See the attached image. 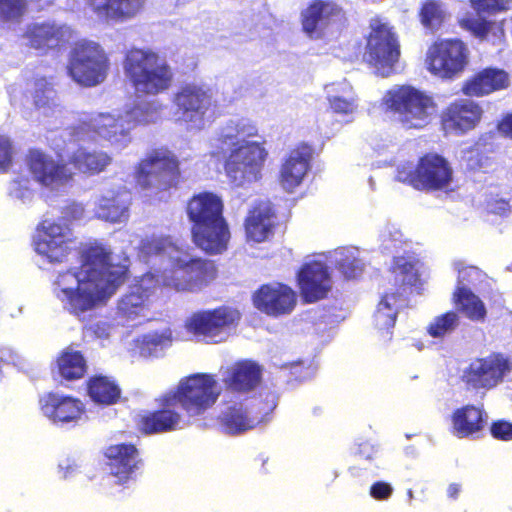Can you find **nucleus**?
Listing matches in <instances>:
<instances>
[{
  "mask_svg": "<svg viewBox=\"0 0 512 512\" xmlns=\"http://www.w3.org/2000/svg\"><path fill=\"white\" fill-rule=\"evenodd\" d=\"M139 255L153 271L143 275L119 299L116 320L121 325L148 317L150 298L158 284L179 292H193L216 277L212 261L193 255L170 236H146L139 244Z\"/></svg>",
  "mask_w": 512,
  "mask_h": 512,
  "instance_id": "1",
  "label": "nucleus"
},
{
  "mask_svg": "<svg viewBox=\"0 0 512 512\" xmlns=\"http://www.w3.org/2000/svg\"><path fill=\"white\" fill-rule=\"evenodd\" d=\"M128 260L115 263L110 250L95 243L81 254V266L59 271L52 282V294L62 308L79 320L106 305L123 283Z\"/></svg>",
  "mask_w": 512,
  "mask_h": 512,
  "instance_id": "2",
  "label": "nucleus"
},
{
  "mask_svg": "<svg viewBox=\"0 0 512 512\" xmlns=\"http://www.w3.org/2000/svg\"><path fill=\"white\" fill-rule=\"evenodd\" d=\"M258 136L257 125L248 118H232L225 122L210 141V154L225 157V173L235 187H245L261 178L268 156L265 140Z\"/></svg>",
  "mask_w": 512,
  "mask_h": 512,
  "instance_id": "3",
  "label": "nucleus"
},
{
  "mask_svg": "<svg viewBox=\"0 0 512 512\" xmlns=\"http://www.w3.org/2000/svg\"><path fill=\"white\" fill-rule=\"evenodd\" d=\"M164 109L158 99L141 100L133 106L126 105L120 111L93 114L87 121L73 128L71 136L76 142H88L100 139L119 151L126 149L132 142V131L138 125L155 123L161 118Z\"/></svg>",
  "mask_w": 512,
  "mask_h": 512,
  "instance_id": "4",
  "label": "nucleus"
},
{
  "mask_svg": "<svg viewBox=\"0 0 512 512\" xmlns=\"http://www.w3.org/2000/svg\"><path fill=\"white\" fill-rule=\"evenodd\" d=\"M124 74L139 95L157 96L172 85V67L151 49L133 48L127 51L123 61Z\"/></svg>",
  "mask_w": 512,
  "mask_h": 512,
  "instance_id": "5",
  "label": "nucleus"
},
{
  "mask_svg": "<svg viewBox=\"0 0 512 512\" xmlns=\"http://www.w3.org/2000/svg\"><path fill=\"white\" fill-rule=\"evenodd\" d=\"M85 209L80 203H73L65 208L61 219L42 221L33 238L36 253L50 263L62 262L76 246V239L66 220H79Z\"/></svg>",
  "mask_w": 512,
  "mask_h": 512,
  "instance_id": "6",
  "label": "nucleus"
},
{
  "mask_svg": "<svg viewBox=\"0 0 512 512\" xmlns=\"http://www.w3.org/2000/svg\"><path fill=\"white\" fill-rule=\"evenodd\" d=\"M382 106L406 129L427 126L437 109L432 96L410 85L393 86L384 94Z\"/></svg>",
  "mask_w": 512,
  "mask_h": 512,
  "instance_id": "7",
  "label": "nucleus"
},
{
  "mask_svg": "<svg viewBox=\"0 0 512 512\" xmlns=\"http://www.w3.org/2000/svg\"><path fill=\"white\" fill-rule=\"evenodd\" d=\"M222 387L209 373H195L182 378L174 389L168 391L167 403L179 404L190 417L203 415L217 402Z\"/></svg>",
  "mask_w": 512,
  "mask_h": 512,
  "instance_id": "8",
  "label": "nucleus"
},
{
  "mask_svg": "<svg viewBox=\"0 0 512 512\" xmlns=\"http://www.w3.org/2000/svg\"><path fill=\"white\" fill-rule=\"evenodd\" d=\"M179 177V160L166 148L147 153L135 170L137 186L146 197H155L160 192L169 190L176 185Z\"/></svg>",
  "mask_w": 512,
  "mask_h": 512,
  "instance_id": "9",
  "label": "nucleus"
},
{
  "mask_svg": "<svg viewBox=\"0 0 512 512\" xmlns=\"http://www.w3.org/2000/svg\"><path fill=\"white\" fill-rule=\"evenodd\" d=\"M109 68V57L98 42L79 40L69 52L67 73L80 86L100 85L106 80Z\"/></svg>",
  "mask_w": 512,
  "mask_h": 512,
  "instance_id": "10",
  "label": "nucleus"
},
{
  "mask_svg": "<svg viewBox=\"0 0 512 512\" xmlns=\"http://www.w3.org/2000/svg\"><path fill=\"white\" fill-rule=\"evenodd\" d=\"M174 120L187 131L199 132L209 125L215 115L212 95L202 86L188 83L173 95Z\"/></svg>",
  "mask_w": 512,
  "mask_h": 512,
  "instance_id": "11",
  "label": "nucleus"
},
{
  "mask_svg": "<svg viewBox=\"0 0 512 512\" xmlns=\"http://www.w3.org/2000/svg\"><path fill=\"white\" fill-rule=\"evenodd\" d=\"M370 33L364 53V60L381 77L395 72L401 50L399 37L394 27L380 18L370 21Z\"/></svg>",
  "mask_w": 512,
  "mask_h": 512,
  "instance_id": "12",
  "label": "nucleus"
},
{
  "mask_svg": "<svg viewBox=\"0 0 512 512\" xmlns=\"http://www.w3.org/2000/svg\"><path fill=\"white\" fill-rule=\"evenodd\" d=\"M397 180L420 191L447 189L453 179L448 161L437 154H427L414 164L406 162L397 167Z\"/></svg>",
  "mask_w": 512,
  "mask_h": 512,
  "instance_id": "13",
  "label": "nucleus"
},
{
  "mask_svg": "<svg viewBox=\"0 0 512 512\" xmlns=\"http://www.w3.org/2000/svg\"><path fill=\"white\" fill-rule=\"evenodd\" d=\"M468 48L458 39H441L426 52L427 70L442 79H451L461 73L468 63Z\"/></svg>",
  "mask_w": 512,
  "mask_h": 512,
  "instance_id": "14",
  "label": "nucleus"
},
{
  "mask_svg": "<svg viewBox=\"0 0 512 512\" xmlns=\"http://www.w3.org/2000/svg\"><path fill=\"white\" fill-rule=\"evenodd\" d=\"M239 320L237 310L221 307L193 313L185 322L187 331L207 342L219 343L226 339L228 329Z\"/></svg>",
  "mask_w": 512,
  "mask_h": 512,
  "instance_id": "15",
  "label": "nucleus"
},
{
  "mask_svg": "<svg viewBox=\"0 0 512 512\" xmlns=\"http://www.w3.org/2000/svg\"><path fill=\"white\" fill-rule=\"evenodd\" d=\"M269 400L260 408L255 401L229 402L219 416L221 425L229 434H238L255 428L266 420L269 413L276 407V397L270 394Z\"/></svg>",
  "mask_w": 512,
  "mask_h": 512,
  "instance_id": "16",
  "label": "nucleus"
},
{
  "mask_svg": "<svg viewBox=\"0 0 512 512\" xmlns=\"http://www.w3.org/2000/svg\"><path fill=\"white\" fill-rule=\"evenodd\" d=\"M512 371V358L502 353H491L476 358L463 371V381L473 389H492L503 382Z\"/></svg>",
  "mask_w": 512,
  "mask_h": 512,
  "instance_id": "17",
  "label": "nucleus"
},
{
  "mask_svg": "<svg viewBox=\"0 0 512 512\" xmlns=\"http://www.w3.org/2000/svg\"><path fill=\"white\" fill-rule=\"evenodd\" d=\"M470 5L476 12V16L467 15L459 19L462 28L470 31L475 37L482 40L488 39L489 33L494 30L493 36L498 40L504 35L501 25H496L485 19L486 16L496 15L508 10L512 0H469Z\"/></svg>",
  "mask_w": 512,
  "mask_h": 512,
  "instance_id": "18",
  "label": "nucleus"
},
{
  "mask_svg": "<svg viewBox=\"0 0 512 512\" xmlns=\"http://www.w3.org/2000/svg\"><path fill=\"white\" fill-rule=\"evenodd\" d=\"M27 165L34 180L50 190H57L72 178L67 166L41 150H30Z\"/></svg>",
  "mask_w": 512,
  "mask_h": 512,
  "instance_id": "19",
  "label": "nucleus"
},
{
  "mask_svg": "<svg viewBox=\"0 0 512 512\" xmlns=\"http://www.w3.org/2000/svg\"><path fill=\"white\" fill-rule=\"evenodd\" d=\"M39 408L44 417L56 425L78 423L85 405L77 398L62 393H47L40 397Z\"/></svg>",
  "mask_w": 512,
  "mask_h": 512,
  "instance_id": "20",
  "label": "nucleus"
},
{
  "mask_svg": "<svg viewBox=\"0 0 512 512\" xmlns=\"http://www.w3.org/2000/svg\"><path fill=\"white\" fill-rule=\"evenodd\" d=\"M131 193L124 186L103 190L94 201L97 219L110 223H125L130 216Z\"/></svg>",
  "mask_w": 512,
  "mask_h": 512,
  "instance_id": "21",
  "label": "nucleus"
},
{
  "mask_svg": "<svg viewBox=\"0 0 512 512\" xmlns=\"http://www.w3.org/2000/svg\"><path fill=\"white\" fill-rule=\"evenodd\" d=\"M107 467L114 482L124 485L134 480L141 465L138 450L132 444H115L105 451Z\"/></svg>",
  "mask_w": 512,
  "mask_h": 512,
  "instance_id": "22",
  "label": "nucleus"
},
{
  "mask_svg": "<svg viewBox=\"0 0 512 512\" xmlns=\"http://www.w3.org/2000/svg\"><path fill=\"white\" fill-rule=\"evenodd\" d=\"M296 299V293L281 283L263 285L253 296L256 308L270 316L291 313L296 305Z\"/></svg>",
  "mask_w": 512,
  "mask_h": 512,
  "instance_id": "23",
  "label": "nucleus"
},
{
  "mask_svg": "<svg viewBox=\"0 0 512 512\" xmlns=\"http://www.w3.org/2000/svg\"><path fill=\"white\" fill-rule=\"evenodd\" d=\"M301 294L306 302H315L327 296L332 288L328 267L321 261H309L302 265L298 274Z\"/></svg>",
  "mask_w": 512,
  "mask_h": 512,
  "instance_id": "24",
  "label": "nucleus"
},
{
  "mask_svg": "<svg viewBox=\"0 0 512 512\" xmlns=\"http://www.w3.org/2000/svg\"><path fill=\"white\" fill-rule=\"evenodd\" d=\"M313 150L301 144L290 150L282 159L279 170V183L287 192H293L304 181L310 169Z\"/></svg>",
  "mask_w": 512,
  "mask_h": 512,
  "instance_id": "25",
  "label": "nucleus"
},
{
  "mask_svg": "<svg viewBox=\"0 0 512 512\" xmlns=\"http://www.w3.org/2000/svg\"><path fill=\"white\" fill-rule=\"evenodd\" d=\"M145 4L146 0H87L88 9L105 24L131 20L143 11Z\"/></svg>",
  "mask_w": 512,
  "mask_h": 512,
  "instance_id": "26",
  "label": "nucleus"
},
{
  "mask_svg": "<svg viewBox=\"0 0 512 512\" xmlns=\"http://www.w3.org/2000/svg\"><path fill=\"white\" fill-rule=\"evenodd\" d=\"M73 133V129L69 132H64L61 134V137L69 136V142L65 143V146L62 147L60 144H53L54 149L58 151L61 156V152L65 149L70 154L69 162L80 172L97 174L102 172L112 161L111 156L104 151L98 150H89L85 147H79L76 150L74 149L76 142L74 138L71 136Z\"/></svg>",
  "mask_w": 512,
  "mask_h": 512,
  "instance_id": "27",
  "label": "nucleus"
},
{
  "mask_svg": "<svg viewBox=\"0 0 512 512\" xmlns=\"http://www.w3.org/2000/svg\"><path fill=\"white\" fill-rule=\"evenodd\" d=\"M191 233L196 246L208 254L225 251L230 239L229 227L224 218L192 225Z\"/></svg>",
  "mask_w": 512,
  "mask_h": 512,
  "instance_id": "28",
  "label": "nucleus"
},
{
  "mask_svg": "<svg viewBox=\"0 0 512 512\" xmlns=\"http://www.w3.org/2000/svg\"><path fill=\"white\" fill-rule=\"evenodd\" d=\"M481 116L482 109L478 104L468 99H461L446 108L442 115V123L446 131L464 133L473 129Z\"/></svg>",
  "mask_w": 512,
  "mask_h": 512,
  "instance_id": "29",
  "label": "nucleus"
},
{
  "mask_svg": "<svg viewBox=\"0 0 512 512\" xmlns=\"http://www.w3.org/2000/svg\"><path fill=\"white\" fill-rule=\"evenodd\" d=\"M488 416L479 406L465 405L451 415V433L459 439H476L483 431Z\"/></svg>",
  "mask_w": 512,
  "mask_h": 512,
  "instance_id": "30",
  "label": "nucleus"
},
{
  "mask_svg": "<svg viewBox=\"0 0 512 512\" xmlns=\"http://www.w3.org/2000/svg\"><path fill=\"white\" fill-rule=\"evenodd\" d=\"M70 37V27L49 22L31 24L26 31L30 46L41 51L63 45Z\"/></svg>",
  "mask_w": 512,
  "mask_h": 512,
  "instance_id": "31",
  "label": "nucleus"
},
{
  "mask_svg": "<svg viewBox=\"0 0 512 512\" xmlns=\"http://www.w3.org/2000/svg\"><path fill=\"white\" fill-rule=\"evenodd\" d=\"M168 392L163 394L157 401L161 407L160 410L142 416L139 425L147 433H161L180 428L183 423L182 415L175 411L179 404L167 403Z\"/></svg>",
  "mask_w": 512,
  "mask_h": 512,
  "instance_id": "32",
  "label": "nucleus"
},
{
  "mask_svg": "<svg viewBox=\"0 0 512 512\" xmlns=\"http://www.w3.org/2000/svg\"><path fill=\"white\" fill-rule=\"evenodd\" d=\"M274 226V213L269 201L256 202L245 220L248 241L260 243L269 238Z\"/></svg>",
  "mask_w": 512,
  "mask_h": 512,
  "instance_id": "33",
  "label": "nucleus"
},
{
  "mask_svg": "<svg viewBox=\"0 0 512 512\" xmlns=\"http://www.w3.org/2000/svg\"><path fill=\"white\" fill-rule=\"evenodd\" d=\"M325 94L328 106L333 113L352 118L357 112L358 97L348 81L341 80L327 84Z\"/></svg>",
  "mask_w": 512,
  "mask_h": 512,
  "instance_id": "34",
  "label": "nucleus"
},
{
  "mask_svg": "<svg viewBox=\"0 0 512 512\" xmlns=\"http://www.w3.org/2000/svg\"><path fill=\"white\" fill-rule=\"evenodd\" d=\"M187 214L193 225L222 219L224 218L222 200L210 192L200 193L189 201Z\"/></svg>",
  "mask_w": 512,
  "mask_h": 512,
  "instance_id": "35",
  "label": "nucleus"
},
{
  "mask_svg": "<svg viewBox=\"0 0 512 512\" xmlns=\"http://www.w3.org/2000/svg\"><path fill=\"white\" fill-rule=\"evenodd\" d=\"M261 374V368L257 363L245 360L228 368L223 375V382L231 390L249 391L260 383Z\"/></svg>",
  "mask_w": 512,
  "mask_h": 512,
  "instance_id": "36",
  "label": "nucleus"
},
{
  "mask_svg": "<svg viewBox=\"0 0 512 512\" xmlns=\"http://www.w3.org/2000/svg\"><path fill=\"white\" fill-rule=\"evenodd\" d=\"M341 16V9L334 3L316 0L302 13L303 29L311 35L317 29L340 20Z\"/></svg>",
  "mask_w": 512,
  "mask_h": 512,
  "instance_id": "37",
  "label": "nucleus"
},
{
  "mask_svg": "<svg viewBox=\"0 0 512 512\" xmlns=\"http://www.w3.org/2000/svg\"><path fill=\"white\" fill-rule=\"evenodd\" d=\"M508 74L502 69L486 68L475 75L463 87L468 96H483L508 86Z\"/></svg>",
  "mask_w": 512,
  "mask_h": 512,
  "instance_id": "38",
  "label": "nucleus"
},
{
  "mask_svg": "<svg viewBox=\"0 0 512 512\" xmlns=\"http://www.w3.org/2000/svg\"><path fill=\"white\" fill-rule=\"evenodd\" d=\"M360 254L355 247H341L331 252L329 258L345 278L354 279L362 274L365 267Z\"/></svg>",
  "mask_w": 512,
  "mask_h": 512,
  "instance_id": "39",
  "label": "nucleus"
},
{
  "mask_svg": "<svg viewBox=\"0 0 512 512\" xmlns=\"http://www.w3.org/2000/svg\"><path fill=\"white\" fill-rule=\"evenodd\" d=\"M454 301L459 310L470 320L483 322L486 317V307L483 301L470 288L458 286L454 292Z\"/></svg>",
  "mask_w": 512,
  "mask_h": 512,
  "instance_id": "40",
  "label": "nucleus"
},
{
  "mask_svg": "<svg viewBox=\"0 0 512 512\" xmlns=\"http://www.w3.org/2000/svg\"><path fill=\"white\" fill-rule=\"evenodd\" d=\"M57 368L62 378L76 380L84 376L87 365L80 351L68 347L58 356Z\"/></svg>",
  "mask_w": 512,
  "mask_h": 512,
  "instance_id": "41",
  "label": "nucleus"
},
{
  "mask_svg": "<svg viewBox=\"0 0 512 512\" xmlns=\"http://www.w3.org/2000/svg\"><path fill=\"white\" fill-rule=\"evenodd\" d=\"M88 394L99 405H112L120 397L118 385L105 376L93 377L88 382Z\"/></svg>",
  "mask_w": 512,
  "mask_h": 512,
  "instance_id": "42",
  "label": "nucleus"
},
{
  "mask_svg": "<svg viewBox=\"0 0 512 512\" xmlns=\"http://www.w3.org/2000/svg\"><path fill=\"white\" fill-rule=\"evenodd\" d=\"M405 300L395 293L386 294L379 302L374 314V322L378 329L389 330L395 324L396 316Z\"/></svg>",
  "mask_w": 512,
  "mask_h": 512,
  "instance_id": "43",
  "label": "nucleus"
},
{
  "mask_svg": "<svg viewBox=\"0 0 512 512\" xmlns=\"http://www.w3.org/2000/svg\"><path fill=\"white\" fill-rule=\"evenodd\" d=\"M139 342L140 355L143 357H159L171 346L172 332L169 328L150 332L144 335Z\"/></svg>",
  "mask_w": 512,
  "mask_h": 512,
  "instance_id": "44",
  "label": "nucleus"
},
{
  "mask_svg": "<svg viewBox=\"0 0 512 512\" xmlns=\"http://www.w3.org/2000/svg\"><path fill=\"white\" fill-rule=\"evenodd\" d=\"M55 92L48 86L47 82L41 80L36 84L33 104L37 113L36 119L48 118L60 112L54 101Z\"/></svg>",
  "mask_w": 512,
  "mask_h": 512,
  "instance_id": "45",
  "label": "nucleus"
},
{
  "mask_svg": "<svg viewBox=\"0 0 512 512\" xmlns=\"http://www.w3.org/2000/svg\"><path fill=\"white\" fill-rule=\"evenodd\" d=\"M37 8L43 9L53 3L54 0H29ZM28 0H0V22L16 23L26 12Z\"/></svg>",
  "mask_w": 512,
  "mask_h": 512,
  "instance_id": "46",
  "label": "nucleus"
},
{
  "mask_svg": "<svg viewBox=\"0 0 512 512\" xmlns=\"http://www.w3.org/2000/svg\"><path fill=\"white\" fill-rule=\"evenodd\" d=\"M417 262L412 257H395L393 260V274L396 283L404 286H414L419 280Z\"/></svg>",
  "mask_w": 512,
  "mask_h": 512,
  "instance_id": "47",
  "label": "nucleus"
},
{
  "mask_svg": "<svg viewBox=\"0 0 512 512\" xmlns=\"http://www.w3.org/2000/svg\"><path fill=\"white\" fill-rule=\"evenodd\" d=\"M459 315L454 311H449L436 316L429 324L427 331L433 338H443L450 335L459 326Z\"/></svg>",
  "mask_w": 512,
  "mask_h": 512,
  "instance_id": "48",
  "label": "nucleus"
},
{
  "mask_svg": "<svg viewBox=\"0 0 512 512\" xmlns=\"http://www.w3.org/2000/svg\"><path fill=\"white\" fill-rule=\"evenodd\" d=\"M421 23L428 29L435 30L445 19L442 5L436 1H427L420 11Z\"/></svg>",
  "mask_w": 512,
  "mask_h": 512,
  "instance_id": "49",
  "label": "nucleus"
},
{
  "mask_svg": "<svg viewBox=\"0 0 512 512\" xmlns=\"http://www.w3.org/2000/svg\"><path fill=\"white\" fill-rule=\"evenodd\" d=\"M381 247L386 251L397 250L405 243V236L401 229L392 223L386 224L379 235Z\"/></svg>",
  "mask_w": 512,
  "mask_h": 512,
  "instance_id": "50",
  "label": "nucleus"
},
{
  "mask_svg": "<svg viewBox=\"0 0 512 512\" xmlns=\"http://www.w3.org/2000/svg\"><path fill=\"white\" fill-rule=\"evenodd\" d=\"M454 267L458 271L457 287L464 286L470 288L469 286L476 285L483 278V274L478 268L465 266L463 262H455Z\"/></svg>",
  "mask_w": 512,
  "mask_h": 512,
  "instance_id": "51",
  "label": "nucleus"
},
{
  "mask_svg": "<svg viewBox=\"0 0 512 512\" xmlns=\"http://www.w3.org/2000/svg\"><path fill=\"white\" fill-rule=\"evenodd\" d=\"M393 487L390 483L384 481H377L370 487V496L378 501L388 500L393 494Z\"/></svg>",
  "mask_w": 512,
  "mask_h": 512,
  "instance_id": "52",
  "label": "nucleus"
},
{
  "mask_svg": "<svg viewBox=\"0 0 512 512\" xmlns=\"http://www.w3.org/2000/svg\"><path fill=\"white\" fill-rule=\"evenodd\" d=\"M491 434L494 438L503 441H509L512 439V423L499 420L494 422L490 428Z\"/></svg>",
  "mask_w": 512,
  "mask_h": 512,
  "instance_id": "53",
  "label": "nucleus"
},
{
  "mask_svg": "<svg viewBox=\"0 0 512 512\" xmlns=\"http://www.w3.org/2000/svg\"><path fill=\"white\" fill-rule=\"evenodd\" d=\"M486 207L489 213L496 215H506L509 212V203L506 199L498 196H490L486 201Z\"/></svg>",
  "mask_w": 512,
  "mask_h": 512,
  "instance_id": "54",
  "label": "nucleus"
},
{
  "mask_svg": "<svg viewBox=\"0 0 512 512\" xmlns=\"http://www.w3.org/2000/svg\"><path fill=\"white\" fill-rule=\"evenodd\" d=\"M12 161V146L10 139L0 134V169H6Z\"/></svg>",
  "mask_w": 512,
  "mask_h": 512,
  "instance_id": "55",
  "label": "nucleus"
},
{
  "mask_svg": "<svg viewBox=\"0 0 512 512\" xmlns=\"http://www.w3.org/2000/svg\"><path fill=\"white\" fill-rule=\"evenodd\" d=\"M354 454L360 460L372 462L376 458L377 449L369 442H362L357 445Z\"/></svg>",
  "mask_w": 512,
  "mask_h": 512,
  "instance_id": "56",
  "label": "nucleus"
},
{
  "mask_svg": "<svg viewBox=\"0 0 512 512\" xmlns=\"http://www.w3.org/2000/svg\"><path fill=\"white\" fill-rule=\"evenodd\" d=\"M10 194L14 198L20 199L23 202L30 200L32 196L31 190L26 186H22L21 183L18 181H13L11 183Z\"/></svg>",
  "mask_w": 512,
  "mask_h": 512,
  "instance_id": "57",
  "label": "nucleus"
},
{
  "mask_svg": "<svg viewBox=\"0 0 512 512\" xmlns=\"http://www.w3.org/2000/svg\"><path fill=\"white\" fill-rule=\"evenodd\" d=\"M111 327L107 322H97L87 328L98 339H107L110 336Z\"/></svg>",
  "mask_w": 512,
  "mask_h": 512,
  "instance_id": "58",
  "label": "nucleus"
},
{
  "mask_svg": "<svg viewBox=\"0 0 512 512\" xmlns=\"http://www.w3.org/2000/svg\"><path fill=\"white\" fill-rule=\"evenodd\" d=\"M499 132L512 139V113L507 114L498 124Z\"/></svg>",
  "mask_w": 512,
  "mask_h": 512,
  "instance_id": "59",
  "label": "nucleus"
},
{
  "mask_svg": "<svg viewBox=\"0 0 512 512\" xmlns=\"http://www.w3.org/2000/svg\"><path fill=\"white\" fill-rule=\"evenodd\" d=\"M58 467L59 472L61 473V477L63 478H67L76 469V465L69 459H66L63 462H61Z\"/></svg>",
  "mask_w": 512,
  "mask_h": 512,
  "instance_id": "60",
  "label": "nucleus"
},
{
  "mask_svg": "<svg viewBox=\"0 0 512 512\" xmlns=\"http://www.w3.org/2000/svg\"><path fill=\"white\" fill-rule=\"evenodd\" d=\"M461 492V485L458 483H451L447 487V496L453 500L457 499Z\"/></svg>",
  "mask_w": 512,
  "mask_h": 512,
  "instance_id": "61",
  "label": "nucleus"
},
{
  "mask_svg": "<svg viewBox=\"0 0 512 512\" xmlns=\"http://www.w3.org/2000/svg\"><path fill=\"white\" fill-rule=\"evenodd\" d=\"M408 497H409V498H413V492H412V490H409V491H408Z\"/></svg>",
  "mask_w": 512,
  "mask_h": 512,
  "instance_id": "62",
  "label": "nucleus"
},
{
  "mask_svg": "<svg viewBox=\"0 0 512 512\" xmlns=\"http://www.w3.org/2000/svg\"><path fill=\"white\" fill-rule=\"evenodd\" d=\"M369 182H370L371 188H373L374 182H373L372 178L369 179Z\"/></svg>",
  "mask_w": 512,
  "mask_h": 512,
  "instance_id": "63",
  "label": "nucleus"
}]
</instances>
